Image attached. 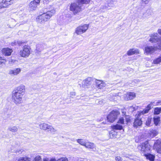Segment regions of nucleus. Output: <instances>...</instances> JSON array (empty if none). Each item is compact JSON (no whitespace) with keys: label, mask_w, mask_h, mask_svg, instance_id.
Returning a JSON list of instances; mask_svg holds the SVG:
<instances>
[{"label":"nucleus","mask_w":161,"mask_h":161,"mask_svg":"<svg viewBox=\"0 0 161 161\" xmlns=\"http://www.w3.org/2000/svg\"><path fill=\"white\" fill-rule=\"evenodd\" d=\"M91 0H77L76 3H72L70 7V10L74 14H76L81 11V7L84 4L89 3Z\"/></svg>","instance_id":"nucleus-1"},{"label":"nucleus","mask_w":161,"mask_h":161,"mask_svg":"<svg viewBox=\"0 0 161 161\" xmlns=\"http://www.w3.org/2000/svg\"><path fill=\"white\" fill-rule=\"evenodd\" d=\"M55 12L54 10H52L50 11H48L46 13L38 16L36 19L37 21L41 24H44L54 15Z\"/></svg>","instance_id":"nucleus-2"},{"label":"nucleus","mask_w":161,"mask_h":161,"mask_svg":"<svg viewBox=\"0 0 161 161\" xmlns=\"http://www.w3.org/2000/svg\"><path fill=\"white\" fill-rule=\"evenodd\" d=\"M137 14L140 18H145L148 17L151 14L150 9L146 10L145 8H137Z\"/></svg>","instance_id":"nucleus-3"},{"label":"nucleus","mask_w":161,"mask_h":161,"mask_svg":"<svg viewBox=\"0 0 161 161\" xmlns=\"http://www.w3.org/2000/svg\"><path fill=\"white\" fill-rule=\"evenodd\" d=\"M39 128L42 130H47L48 131H50L53 134H55L57 130L55 129L52 125L45 123H41L39 125Z\"/></svg>","instance_id":"nucleus-4"},{"label":"nucleus","mask_w":161,"mask_h":161,"mask_svg":"<svg viewBox=\"0 0 161 161\" xmlns=\"http://www.w3.org/2000/svg\"><path fill=\"white\" fill-rule=\"evenodd\" d=\"M150 38L149 41L152 43H157L158 46V48L161 49V37L159 38L158 37V34L156 33H153L150 35Z\"/></svg>","instance_id":"nucleus-5"},{"label":"nucleus","mask_w":161,"mask_h":161,"mask_svg":"<svg viewBox=\"0 0 161 161\" xmlns=\"http://www.w3.org/2000/svg\"><path fill=\"white\" fill-rule=\"evenodd\" d=\"M138 148L143 154L148 152L150 150V146L147 141L140 143L138 146Z\"/></svg>","instance_id":"nucleus-6"},{"label":"nucleus","mask_w":161,"mask_h":161,"mask_svg":"<svg viewBox=\"0 0 161 161\" xmlns=\"http://www.w3.org/2000/svg\"><path fill=\"white\" fill-rule=\"evenodd\" d=\"M30 47L27 45L24 46L19 53V55L23 58L28 57L30 54Z\"/></svg>","instance_id":"nucleus-7"},{"label":"nucleus","mask_w":161,"mask_h":161,"mask_svg":"<svg viewBox=\"0 0 161 161\" xmlns=\"http://www.w3.org/2000/svg\"><path fill=\"white\" fill-rule=\"evenodd\" d=\"M23 95L19 93L13 92L12 95V99L16 104L20 103L22 102Z\"/></svg>","instance_id":"nucleus-8"},{"label":"nucleus","mask_w":161,"mask_h":161,"mask_svg":"<svg viewBox=\"0 0 161 161\" xmlns=\"http://www.w3.org/2000/svg\"><path fill=\"white\" fill-rule=\"evenodd\" d=\"M119 113L117 111L111 112L107 117V120L110 122H113L117 119Z\"/></svg>","instance_id":"nucleus-9"},{"label":"nucleus","mask_w":161,"mask_h":161,"mask_svg":"<svg viewBox=\"0 0 161 161\" xmlns=\"http://www.w3.org/2000/svg\"><path fill=\"white\" fill-rule=\"evenodd\" d=\"M88 25L85 24L82 26H80L77 27L75 30V33L77 35H80L85 32L88 29Z\"/></svg>","instance_id":"nucleus-10"},{"label":"nucleus","mask_w":161,"mask_h":161,"mask_svg":"<svg viewBox=\"0 0 161 161\" xmlns=\"http://www.w3.org/2000/svg\"><path fill=\"white\" fill-rule=\"evenodd\" d=\"M158 49L157 47L147 46L145 47V53L147 54H151Z\"/></svg>","instance_id":"nucleus-11"},{"label":"nucleus","mask_w":161,"mask_h":161,"mask_svg":"<svg viewBox=\"0 0 161 161\" xmlns=\"http://www.w3.org/2000/svg\"><path fill=\"white\" fill-rule=\"evenodd\" d=\"M13 3V0H3L0 3V9L7 8Z\"/></svg>","instance_id":"nucleus-12"},{"label":"nucleus","mask_w":161,"mask_h":161,"mask_svg":"<svg viewBox=\"0 0 161 161\" xmlns=\"http://www.w3.org/2000/svg\"><path fill=\"white\" fill-rule=\"evenodd\" d=\"M92 78L91 77H88L83 81L82 86L85 88H88L92 84Z\"/></svg>","instance_id":"nucleus-13"},{"label":"nucleus","mask_w":161,"mask_h":161,"mask_svg":"<svg viewBox=\"0 0 161 161\" xmlns=\"http://www.w3.org/2000/svg\"><path fill=\"white\" fill-rule=\"evenodd\" d=\"M25 86L24 85H21L17 87L16 89L14 90L13 92L16 93H19L22 95L23 96L25 93Z\"/></svg>","instance_id":"nucleus-14"},{"label":"nucleus","mask_w":161,"mask_h":161,"mask_svg":"<svg viewBox=\"0 0 161 161\" xmlns=\"http://www.w3.org/2000/svg\"><path fill=\"white\" fill-rule=\"evenodd\" d=\"M95 82L96 87L99 89L103 88L106 86V84L102 80L96 79Z\"/></svg>","instance_id":"nucleus-15"},{"label":"nucleus","mask_w":161,"mask_h":161,"mask_svg":"<svg viewBox=\"0 0 161 161\" xmlns=\"http://www.w3.org/2000/svg\"><path fill=\"white\" fill-rule=\"evenodd\" d=\"M40 0H34L31 2L29 4V7L31 10H34L37 6L39 4Z\"/></svg>","instance_id":"nucleus-16"},{"label":"nucleus","mask_w":161,"mask_h":161,"mask_svg":"<svg viewBox=\"0 0 161 161\" xmlns=\"http://www.w3.org/2000/svg\"><path fill=\"white\" fill-rule=\"evenodd\" d=\"M13 50L12 49L8 48H4L2 50V54L5 56H10Z\"/></svg>","instance_id":"nucleus-17"},{"label":"nucleus","mask_w":161,"mask_h":161,"mask_svg":"<svg viewBox=\"0 0 161 161\" xmlns=\"http://www.w3.org/2000/svg\"><path fill=\"white\" fill-rule=\"evenodd\" d=\"M136 97L135 93L134 92L128 93L125 95V99L126 100H132Z\"/></svg>","instance_id":"nucleus-18"},{"label":"nucleus","mask_w":161,"mask_h":161,"mask_svg":"<svg viewBox=\"0 0 161 161\" xmlns=\"http://www.w3.org/2000/svg\"><path fill=\"white\" fill-rule=\"evenodd\" d=\"M85 147L87 148L92 149L93 151H95L96 150L95 145L92 142H86Z\"/></svg>","instance_id":"nucleus-19"},{"label":"nucleus","mask_w":161,"mask_h":161,"mask_svg":"<svg viewBox=\"0 0 161 161\" xmlns=\"http://www.w3.org/2000/svg\"><path fill=\"white\" fill-rule=\"evenodd\" d=\"M154 147L156 149L158 153H161V142L158 141L155 142Z\"/></svg>","instance_id":"nucleus-20"},{"label":"nucleus","mask_w":161,"mask_h":161,"mask_svg":"<svg viewBox=\"0 0 161 161\" xmlns=\"http://www.w3.org/2000/svg\"><path fill=\"white\" fill-rule=\"evenodd\" d=\"M139 51L138 49L132 48L129 49L127 52V54L128 56H130L136 54H139Z\"/></svg>","instance_id":"nucleus-21"},{"label":"nucleus","mask_w":161,"mask_h":161,"mask_svg":"<svg viewBox=\"0 0 161 161\" xmlns=\"http://www.w3.org/2000/svg\"><path fill=\"white\" fill-rule=\"evenodd\" d=\"M21 71L19 68H17L13 70H11L9 71V74L12 75H16L19 74Z\"/></svg>","instance_id":"nucleus-22"},{"label":"nucleus","mask_w":161,"mask_h":161,"mask_svg":"<svg viewBox=\"0 0 161 161\" xmlns=\"http://www.w3.org/2000/svg\"><path fill=\"white\" fill-rule=\"evenodd\" d=\"M142 124V121L141 119L136 118L135 119L133 125L134 127L137 128L138 126H141Z\"/></svg>","instance_id":"nucleus-23"},{"label":"nucleus","mask_w":161,"mask_h":161,"mask_svg":"<svg viewBox=\"0 0 161 161\" xmlns=\"http://www.w3.org/2000/svg\"><path fill=\"white\" fill-rule=\"evenodd\" d=\"M144 156L146 157L147 159H148L151 161H153L155 158V156L148 153L144 154Z\"/></svg>","instance_id":"nucleus-24"},{"label":"nucleus","mask_w":161,"mask_h":161,"mask_svg":"<svg viewBox=\"0 0 161 161\" xmlns=\"http://www.w3.org/2000/svg\"><path fill=\"white\" fill-rule=\"evenodd\" d=\"M160 117L157 116H155L153 118L154 124L156 125H157L160 121Z\"/></svg>","instance_id":"nucleus-25"},{"label":"nucleus","mask_w":161,"mask_h":161,"mask_svg":"<svg viewBox=\"0 0 161 161\" xmlns=\"http://www.w3.org/2000/svg\"><path fill=\"white\" fill-rule=\"evenodd\" d=\"M6 62V60L0 55V67H2Z\"/></svg>","instance_id":"nucleus-26"},{"label":"nucleus","mask_w":161,"mask_h":161,"mask_svg":"<svg viewBox=\"0 0 161 161\" xmlns=\"http://www.w3.org/2000/svg\"><path fill=\"white\" fill-rule=\"evenodd\" d=\"M8 130L12 132H15L17 131L18 129L15 126H11L8 128Z\"/></svg>","instance_id":"nucleus-27"},{"label":"nucleus","mask_w":161,"mask_h":161,"mask_svg":"<svg viewBox=\"0 0 161 161\" xmlns=\"http://www.w3.org/2000/svg\"><path fill=\"white\" fill-rule=\"evenodd\" d=\"M31 158L30 157L25 156V157H20L18 160V161H30Z\"/></svg>","instance_id":"nucleus-28"},{"label":"nucleus","mask_w":161,"mask_h":161,"mask_svg":"<svg viewBox=\"0 0 161 161\" xmlns=\"http://www.w3.org/2000/svg\"><path fill=\"white\" fill-rule=\"evenodd\" d=\"M77 142L78 143H79L81 145L85 147L86 143V142L85 141L82 139H78L77 140Z\"/></svg>","instance_id":"nucleus-29"},{"label":"nucleus","mask_w":161,"mask_h":161,"mask_svg":"<svg viewBox=\"0 0 161 161\" xmlns=\"http://www.w3.org/2000/svg\"><path fill=\"white\" fill-rule=\"evenodd\" d=\"M122 128L121 125L118 124L114 125L112 126V128L114 130H121L122 129Z\"/></svg>","instance_id":"nucleus-30"},{"label":"nucleus","mask_w":161,"mask_h":161,"mask_svg":"<svg viewBox=\"0 0 161 161\" xmlns=\"http://www.w3.org/2000/svg\"><path fill=\"white\" fill-rule=\"evenodd\" d=\"M149 111V110H148L147 108H146L145 109H144L143 111H140L139 112V113L138 114L137 117H138L139 116H140V115L142 114L143 115L145 114H147L148 113Z\"/></svg>","instance_id":"nucleus-31"},{"label":"nucleus","mask_w":161,"mask_h":161,"mask_svg":"<svg viewBox=\"0 0 161 161\" xmlns=\"http://www.w3.org/2000/svg\"><path fill=\"white\" fill-rule=\"evenodd\" d=\"M161 112V107H157L154 109V114H158Z\"/></svg>","instance_id":"nucleus-32"},{"label":"nucleus","mask_w":161,"mask_h":161,"mask_svg":"<svg viewBox=\"0 0 161 161\" xmlns=\"http://www.w3.org/2000/svg\"><path fill=\"white\" fill-rule=\"evenodd\" d=\"M161 62V56L154 60L153 63L154 64H158Z\"/></svg>","instance_id":"nucleus-33"},{"label":"nucleus","mask_w":161,"mask_h":161,"mask_svg":"<svg viewBox=\"0 0 161 161\" xmlns=\"http://www.w3.org/2000/svg\"><path fill=\"white\" fill-rule=\"evenodd\" d=\"M158 134V132L155 130H152L150 131L151 135L153 136H156Z\"/></svg>","instance_id":"nucleus-34"},{"label":"nucleus","mask_w":161,"mask_h":161,"mask_svg":"<svg viewBox=\"0 0 161 161\" xmlns=\"http://www.w3.org/2000/svg\"><path fill=\"white\" fill-rule=\"evenodd\" d=\"M113 5L112 3H108L107 4H105L103 7V8L105 9H110L111 7H112Z\"/></svg>","instance_id":"nucleus-35"},{"label":"nucleus","mask_w":161,"mask_h":161,"mask_svg":"<svg viewBox=\"0 0 161 161\" xmlns=\"http://www.w3.org/2000/svg\"><path fill=\"white\" fill-rule=\"evenodd\" d=\"M116 133L114 131H112L111 132L109 133V135L110 136V137L111 138H114L116 137Z\"/></svg>","instance_id":"nucleus-36"},{"label":"nucleus","mask_w":161,"mask_h":161,"mask_svg":"<svg viewBox=\"0 0 161 161\" xmlns=\"http://www.w3.org/2000/svg\"><path fill=\"white\" fill-rule=\"evenodd\" d=\"M21 43V42L20 41H15L13 42H12L11 44L12 46L17 45H19Z\"/></svg>","instance_id":"nucleus-37"},{"label":"nucleus","mask_w":161,"mask_h":161,"mask_svg":"<svg viewBox=\"0 0 161 161\" xmlns=\"http://www.w3.org/2000/svg\"><path fill=\"white\" fill-rule=\"evenodd\" d=\"M10 21L11 22H12V23H14V24H13V25H9V26H8V27L10 28H13L15 26V21L14 19H11L10 20Z\"/></svg>","instance_id":"nucleus-38"},{"label":"nucleus","mask_w":161,"mask_h":161,"mask_svg":"<svg viewBox=\"0 0 161 161\" xmlns=\"http://www.w3.org/2000/svg\"><path fill=\"white\" fill-rule=\"evenodd\" d=\"M42 158L41 156L39 155L36 156L34 158L33 161H41Z\"/></svg>","instance_id":"nucleus-39"},{"label":"nucleus","mask_w":161,"mask_h":161,"mask_svg":"<svg viewBox=\"0 0 161 161\" xmlns=\"http://www.w3.org/2000/svg\"><path fill=\"white\" fill-rule=\"evenodd\" d=\"M152 121V118H148L146 122V125L147 126H149Z\"/></svg>","instance_id":"nucleus-40"},{"label":"nucleus","mask_w":161,"mask_h":161,"mask_svg":"<svg viewBox=\"0 0 161 161\" xmlns=\"http://www.w3.org/2000/svg\"><path fill=\"white\" fill-rule=\"evenodd\" d=\"M57 161H68V160L66 157H61L58 159Z\"/></svg>","instance_id":"nucleus-41"},{"label":"nucleus","mask_w":161,"mask_h":161,"mask_svg":"<svg viewBox=\"0 0 161 161\" xmlns=\"http://www.w3.org/2000/svg\"><path fill=\"white\" fill-rule=\"evenodd\" d=\"M16 61L15 60L10 59L8 61V64L10 66L13 65Z\"/></svg>","instance_id":"nucleus-42"},{"label":"nucleus","mask_w":161,"mask_h":161,"mask_svg":"<svg viewBox=\"0 0 161 161\" xmlns=\"http://www.w3.org/2000/svg\"><path fill=\"white\" fill-rule=\"evenodd\" d=\"M118 123H120L122 124H124V119L123 117H121L119 118L118 122Z\"/></svg>","instance_id":"nucleus-43"},{"label":"nucleus","mask_w":161,"mask_h":161,"mask_svg":"<svg viewBox=\"0 0 161 161\" xmlns=\"http://www.w3.org/2000/svg\"><path fill=\"white\" fill-rule=\"evenodd\" d=\"M156 106L161 105V100H159L158 101L156 100Z\"/></svg>","instance_id":"nucleus-44"},{"label":"nucleus","mask_w":161,"mask_h":161,"mask_svg":"<svg viewBox=\"0 0 161 161\" xmlns=\"http://www.w3.org/2000/svg\"><path fill=\"white\" fill-rule=\"evenodd\" d=\"M115 159L117 161H122V160L119 156H117L115 157Z\"/></svg>","instance_id":"nucleus-45"},{"label":"nucleus","mask_w":161,"mask_h":161,"mask_svg":"<svg viewBox=\"0 0 161 161\" xmlns=\"http://www.w3.org/2000/svg\"><path fill=\"white\" fill-rule=\"evenodd\" d=\"M70 96L72 98H73L74 96L75 95V92H72L70 93Z\"/></svg>","instance_id":"nucleus-46"},{"label":"nucleus","mask_w":161,"mask_h":161,"mask_svg":"<svg viewBox=\"0 0 161 161\" xmlns=\"http://www.w3.org/2000/svg\"><path fill=\"white\" fill-rule=\"evenodd\" d=\"M150 104L151 105L153 106H156V100H155L154 101L151 102Z\"/></svg>","instance_id":"nucleus-47"},{"label":"nucleus","mask_w":161,"mask_h":161,"mask_svg":"<svg viewBox=\"0 0 161 161\" xmlns=\"http://www.w3.org/2000/svg\"><path fill=\"white\" fill-rule=\"evenodd\" d=\"M152 107V106L149 103V104H148L147 106V107H146V108H147V109L148 110H149L151 109V108Z\"/></svg>","instance_id":"nucleus-48"},{"label":"nucleus","mask_w":161,"mask_h":161,"mask_svg":"<svg viewBox=\"0 0 161 161\" xmlns=\"http://www.w3.org/2000/svg\"><path fill=\"white\" fill-rule=\"evenodd\" d=\"M49 161V158L46 157L44 158H43V161Z\"/></svg>","instance_id":"nucleus-49"},{"label":"nucleus","mask_w":161,"mask_h":161,"mask_svg":"<svg viewBox=\"0 0 161 161\" xmlns=\"http://www.w3.org/2000/svg\"><path fill=\"white\" fill-rule=\"evenodd\" d=\"M150 0H142L143 2H144L145 3L147 4L148 3Z\"/></svg>","instance_id":"nucleus-50"},{"label":"nucleus","mask_w":161,"mask_h":161,"mask_svg":"<svg viewBox=\"0 0 161 161\" xmlns=\"http://www.w3.org/2000/svg\"><path fill=\"white\" fill-rule=\"evenodd\" d=\"M48 0H44L43 1V3H47L49 2Z\"/></svg>","instance_id":"nucleus-51"},{"label":"nucleus","mask_w":161,"mask_h":161,"mask_svg":"<svg viewBox=\"0 0 161 161\" xmlns=\"http://www.w3.org/2000/svg\"><path fill=\"white\" fill-rule=\"evenodd\" d=\"M49 161H57V160L54 158H51Z\"/></svg>","instance_id":"nucleus-52"},{"label":"nucleus","mask_w":161,"mask_h":161,"mask_svg":"<svg viewBox=\"0 0 161 161\" xmlns=\"http://www.w3.org/2000/svg\"><path fill=\"white\" fill-rule=\"evenodd\" d=\"M158 32L160 35H161V29H158Z\"/></svg>","instance_id":"nucleus-53"},{"label":"nucleus","mask_w":161,"mask_h":161,"mask_svg":"<svg viewBox=\"0 0 161 161\" xmlns=\"http://www.w3.org/2000/svg\"><path fill=\"white\" fill-rule=\"evenodd\" d=\"M126 120L127 122H129L130 121V119L129 118H126Z\"/></svg>","instance_id":"nucleus-54"},{"label":"nucleus","mask_w":161,"mask_h":161,"mask_svg":"<svg viewBox=\"0 0 161 161\" xmlns=\"http://www.w3.org/2000/svg\"><path fill=\"white\" fill-rule=\"evenodd\" d=\"M130 108H134V110H136V108H135V107H133V106H131L130 107Z\"/></svg>","instance_id":"nucleus-55"},{"label":"nucleus","mask_w":161,"mask_h":161,"mask_svg":"<svg viewBox=\"0 0 161 161\" xmlns=\"http://www.w3.org/2000/svg\"><path fill=\"white\" fill-rule=\"evenodd\" d=\"M103 102H102V101H101L100 102H99V104H102V103Z\"/></svg>","instance_id":"nucleus-56"},{"label":"nucleus","mask_w":161,"mask_h":161,"mask_svg":"<svg viewBox=\"0 0 161 161\" xmlns=\"http://www.w3.org/2000/svg\"><path fill=\"white\" fill-rule=\"evenodd\" d=\"M135 161H140V160L137 159Z\"/></svg>","instance_id":"nucleus-57"},{"label":"nucleus","mask_w":161,"mask_h":161,"mask_svg":"<svg viewBox=\"0 0 161 161\" xmlns=\"http://www.w3.org/2000/svg\"><path fill=\"white\" fill-rule=\"evenodd\" d=\"M122 113H123V114H125V112H123Z\"/></svg>","instance_id":"nucleus-58"},{"label":"nucleus","mask_w":161,"mask_h":161,"mask_svg":"<svg viewBox=\"0 0 161 161\" xmlns=\"http://www.w3.org/2000/svg\"><path fill=\"white\" fill-rule=\"evenodd\" d=\"M19 151L21 152V153H22V151Z\"/></svg>","instance_id":"nucleus-59"}]
</instances>
